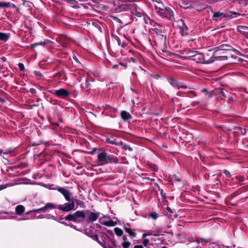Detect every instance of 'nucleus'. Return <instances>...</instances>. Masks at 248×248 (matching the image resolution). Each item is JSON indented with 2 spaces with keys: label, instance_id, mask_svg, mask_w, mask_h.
Returning a JSON list of instances; mask_svg holds the SVG:
<instances>
[{
  "label": "nucleus",
  "instance_id": "bb28decb",
  "mask_svg": "<svg viewBox=\"0 0 248 248\" xmlns=\"http://www.w3.org/2000/svg\"><path fill=\"white\" fill-rule=\"evenodd\" d=\"M92 238H93V239L94 240L96 241L100 245H101V243H103L105 242L104 240L103 239H102V242L100 241L99 240V238H98V235H96V234L93 235L92 236Z\"/></svg>",
  "mask_w": 248,
  "mask_h": 248
},
{
  "label": "nucleus",
  "instance_id": "a878e982",
  "mask_svg": "<svg viewBox=\"0 0 248 248\" xmlns=\"http://www.w3.org/2000/svg\"><path fill=\"white\" fill-rule=\"evenodd\" d=\"M131 243L129 241H124L122 245L124 248H129L131 246Z\"/></svg>",
  "mask_w": 248,
  "mask_h": 248
},
{
  "label": "nucleus",
  "instance_id": "7c9ffc66",
  "mask_svg": "<svg viewBox=\"0 0 248 248\" xmlns=\"http://www.w3.org/2000/svg\"><path fill=\"white\" fill-rule=\"evenodd\" d=\"M3 153L4 155H8V154L11 155V156H13L14 155V154L13 153V151L10 149L6 150V151L3 152Z\"/></svg>",
  "mask_w": 248,
  "mask_h": 248
},
{
  "label": "nucleus",
  "instance_id": "c85d7f7f",
  "mask_svg": "<svg viewBox=\"0 0 248 248\" xmlns=\"http://www.w3.org/2000/svg\"><path fill=\"white\" fill-rule=\"evenodd\" d=\"M90 86L89 82L88 79H86V81L84 84H81V87L85 89H88Z\"/></svg>",
  "mask_w": 248,
  "mask_h": 248
},
{
  "label": "nucleus",
  "instance_id": "052dcab7",
  "mask_svg": "<svg viewBox=\"0 0 248 248\" xmlns=\"http://www.w3.org/2000/svg\"><path fill=\"white\" fill-rule=\"evenodd\" d=\"M214 17H217L218 16H214Z\"/></svg>",
  "mask_w": 248,
  "mask_h": 248
},
{
  "label": "nucleus",
  "instance_id": "aec40b11",
  "mask_svg": "<svg viewBox=\"0 0 248 248\" xmlns=\"http://www.w3.org/2000/svg\"><path fill=\"white\" fill-rule=\"evenodd\" d=\"M124 231L129 234V235L132 238H135L136 237L137 233L134 232H133L130 228H127L126 227H124Z\"/></svg>",
  "mask_w": 248,
  "mask_h": 248
},
{
  "label": "nucleus",
  "instance_id": "c03bdc74",
  "mask_svg": "<svg viewBox=\"0 0 248 248\" xmlns=\"http://www.w3.org/2000/svg\"><path fill=\"white\" fill-rule=\"evenodd\" d=\"M140 11H141L140 9V8H139V11L137 12V13H136V14L133 13V15H135V16H140L141 14Z\"/></svg>",
  "mask_w": 248,
  "mask_h": 248
},
{
  "label": "nucleus",
  "instance_id": "0eeeda50",
  "mask_svg": "<svg viewBox=\"0 0 248 248\" xmlns=\"http://www.w3.org/2000/svg\"><path fill=\"white\" fill-rule=\"evenodd\" d=\"M173 26L180 30V32L182 35H185L188 34V28L186 25L184 20L181 19L177 20H173Z\"/></svg>",
  "mask_w": 248,
  "mask_h": 248
},
{
  "label": "nucleus",
  "instance_id": "4c0bfd02",
  "mask_svg": "<svg viewBox=\"0 0 248 248\" xmlns=\"http://www.w3.org/2000/svg\"><path fill=\"white\" fill-rule=\"evenodd\" d=\"M201 91H202V92L204 93L205 94V95H207L208 97L211 96V95L212 93H208L207 90L206 89H203Z\"/></svg>",
  "mask_w": 248,
  "mask_h": 248
},
{
  "label": "nucleus",
  "instance_id": "2f4dec72",
  "mask_svg": "<svg viewBox=\"0 0 248 248\" xmlns=\"http://www.w3.org/2000/svg\"><path fill=\"white\" fill-rule=\"evenodd\" d=\"M150 216L154 219H156L158 217V214L155 212L150 213Z\"/></svg>",
  "mask_w": 248,
  "mask_h": 248
},
{
  "label": "nucleus",
  "instance_id": "3c124183",
  "mask_svg": "<svg viewBox=\"0 0 248 248\" xmlns=\"http://www.w3.org/2000/svg\"><path fill=\"white\" fill-rule=\"evenodd\" d=\"M233 15H234L235 16H240V14H238L236 13H232Z\"/></svg>",
  "mask_w": 248,
  "mask_h": 248
},
{
  "label": "nucleus",
  "instance_id": "a19ab883",
  "mask_svg": "<svg viewBox=\"0 0 248 248\" xmlns=\"http://www.w3.org/2000/svg\"><path fill=\"white\" fill-rule=\"evenodd\" d=\"M93 25L99 31H100V32H102V30H101V28L96 23L93 22Z\"/></svg>",
  "mask_w": 248,
  "mask_h": 248
},
{
  "label": "nucleus",
  "instance_id": "5fc2aeb1",
  "mask_svg": "<svg viewBox=\"0 0 248 248\" xmlns=\"http://www.w3.org/2000/svg\"><path fill=\"white\" fill-rule=\"evenodd\" d=\"M117 66H117V65H114V66H113V68H117Z\"/></svg>",
  "mask_w": 248,
  "mask_h": 248
},
{
  "label": "nucleus",
  "instance_id": "4d7b16f0",
  "mask_svg": "<svg viewBox=\"0 0 248 248\" xmlns=\"http://www.w3.org/2000/svg\"><path fill=\"white\" fill-rule=\"evenodd\" d=\"M103 8H104L105 10H107V7L106 6H104Z\"/></svg>",
  "mask_w": 248,
  "mask_h": 248
},
{
  "label": "nucleus",
  "instance_id": "79ce46f5",
  "mask_svg": "<svg viewBox=\"0 0 248 248\" xmlns=\"http://www.w3.org/2000/svg\"><path fill=\"white\" fill-rule=\"evenodd\" d=\"M124 149L125 150H128L130 151H131L132 150V148L131 147L127 145H124Z\"/></svg>",
  "mask_w": 248,
  "mask_h": 248
},
{
  "label": "nucleus",
  "instance_id": "f704fd0d",
  "mask_svg": "<svg viewBox=\"0 0 248 248\" xmlns=\"http://www.w3.org/2000/svg\"><path fill=\"white\" fill-rule=\"evenodd\" d=\"M143 240L142 242V244L144 247H147L149 244V240L148 239L145 238H143Z\"/></svg>",
  "mask_w": 248,
  "mask_h": 248
},
{
  "label": "nucleus",
  "instance_id": "09e8293b",
  "mask_svg": "<svg viewBox=\"0 0 248 248\" xmlns=\"http://www.w3.org/2000/svg\"><path fill=\"white\" fill-rule=\"evenodd\" d=\"M244 55L246 57H247V58H248V50H246L245 52V54H244Z\"/></svg>",
  "mask_w": 248,
  "mask_h": 248
},
{
  "label": "nucleus",
  "instance_id": "cd10ccee",
  "mask_svg": "<svg viewBox=\"0 0 248 248\" xmlns=\"http://www.w3.org/2000/svg\"><path fill=\"white\" fill-rule=\"evenodd\" d=\"M46 45V43L45 42H42L32 44L31 45V47L33 48L36 47V46H38V45H42L43 46H45Z\"/></svg>",
  "mask_w": 248,
  "mask_h": 248
},
{
  "label": "nucleus",
  "instance_id": "1a4fd4ad",
  "mask_svg": "<svg viewBox=\"0 0 248 248\" xmlns=\"http://www.w3.org/2000/svg\"><path fill=\"white\" fill-rule=\"evenodd\" d=\"M53 94L61 98H65L70 95V93L65 89L52 90L50 91Z\"/></svg>",
  "mask_w": 248,
  "mask_h": 248
},
{
  "label": "nucleus",
  "instance_id": "9d476101",
  "mask_svg": "<svg viewBox=\"0 0 248 248\" xmlns=\"http://www.w3.org/2000/svg\"><path fill=\"white\" fill-rule=\"evenodd\" d=\"M61 193L64 197L66 201L70 202L71 203L73 201H71L70 197L71 196L70 191L64 187L57 186L55 189Z\"/></svg>",
  "mask_w": 248,
  "mask_h": 248
},
{
  "label": "nucleus",
  "instance_id": "ddd939ff",
  "mask_svg": "<svg viewBox=\"0 0 248 248\" xmlns=\"http://www.w3.org/2000/svg\"><path fill=\"white\" fill-rule=\"evenodd\" d=\"M13 8L18 11L17 7L13 3L10 2L0 1V8Z\"/></svg>",
  "mask_w": 248,
  "mask_h": 248
},
{
  "label": "nucleus",
  "instance_id": "f3484780",
  "mask_svg": "<svg viewBox=\"0 0 248 248\" xmlns=\"http://www.w3.org/2000/svg\"><path fill=\"white\" fill-rule=\"evenodd\" d=\"M121 116L123 120L126 121L131 118L130 114L126 111H122Z\"/></svg>",
  "mask_w": 248,
  "mask_h": 248
},
{
  "label": "nucleus",
  "instance_id": "20e7f679",
  "mask_svg": "<svg viewBox=\"0 0 248 248\" xmlns=\"http://www.w3.org/2000/svg\"><path fill=\"white\" fill-rule=\"evenodd\" d=\"M97 161L99 165L103 166L110 163L116 164L118 162V158L112 155H108L104 151L97 155Z\"/></svg>",
  "mask_w": 248,
  "mask_h": 248
},
{
  "label": "nucleus",
  "instance_id": "5701e85b",
  "mask_svg": "<svg viewBox=\"0 0 248 248\" xmlns=\"http://www.w3.org/2000/svg\"><path fill=\"white\" fill-rule=\"evenodd\" d=\"M165 211L167 213V216L169 217H171L172 216L173 212L172 210L169 206H167L165 210Z\"/></svg>",
  "mask_w": 248,
  "mask_h": 248
},
{
  "label": "nucleus",
  "instance_id": "58836bf2",
  "mask_svg": "<svg viewBox=\"0 0 248 248\" xmlns=\"http://www.w3.org/2000/svg\"><path fill=\"white\" fill-rule=\"evenodd\" d=\"M213 16H232V15H230V14H223V13H216L214 14Z\"/></svg>",
  "mask_w": 248,
  "mask_h": 248
},
{
  "label": "nucleus",
  "instance_id": "7ed1b4c3",
  "mask_svg": "<svg viewBox=\"0 0 248 248\" xmlns=\"http://www.w3.org/2000/svg\"><path fill=\"white\" fill-rule=\"evenodd\" d=\"M191 248H228L220 246L216 243H211L209 240L203 238L197 239L192 242Z\"/></svg>",
  "mask_w": 248,
  "mask_h": 248
},
{
  "label": "nucleus",
  "instance_id": "dca6fc26",
  "mask_svg": "<svg viewBox=\"0 0 248 248\" xmlns=\"http://www.w3.org/2000/svg\"><path fill=\"white\" fill-rule=\"evenodd\" d=\"M170 84L175 88H177L178 89L180 88H186V86L185 85H180L178 84L176 81L174 80L173 79H170Z\"/></svg>",
  "mask_w": 248,
  "mask_h": 248
},
{
  "label": "nucleus",
  "instance_id": "39448f33",
  "mask_svg": "<svg viewBox=\"0 0 248 248\" xmlns=\"http://www.w3.org/2000/svg\"><path fill=\"white\" fill-rule=\"evenodd\" d=\"M85 218V211H77L73 214H70L64 217L66 220L72 221L74 222L79 223L84 221Z\"/></svg>",
  "mask_w": 248,
  "mask_h": 248
},
{
  "label": "nucleus",
  "instance_id": "e433bc0d",
  "mask_svg": "<svg viewBox=\"0 0 248 248\" xmlns=\"http://www.w3.org/2000/svg\"><path fill=\"white\" fill-rule=\"evenodd\" d=\"M11 185L10 184H7L5 185H0V190L4 189L8 186H10Z\"/></svg>",
  "mask_w": 248,
  "mask_h": 248
},
{
  "label": "nucleus",
  "instance_id": "393cba45",
  "mask_svg": "<svg viewBox=\"0 0 248 248\" xmlns=\"http://www.w3.org/2000/svg\"><path fill=\"white\" fill-rule=\"evenodd\" d=\"M150 235H154V236H156V235L155 234L153 233V231H148L146 233H144L142 234V238H145L146 237L148 236H150Z\"/></svg>",
  "mask_w": 248,
  "mask_h": 248
},
{
  "label": "nucleus",
  "instance_id": "b1692460",
  "mask_svg": "<svg viewBox=\"0 0 248 248\" xmlns=\"http://www.w3.org/2000/svg\"><path fill=\"white\" fill-rule=\"evenodd\" d=\"M114 231L115 233H116V234L118 236H121L123 234V230L119 228L116 227V228H114Z\"/></svg>",
  "mask_w": 248,
  "mask_h": 248
},
{
  "label": "nucleus",
  "instance_id": "412c9836",
  "mask_svg": "<svg viewBox=\"0 0 248 248\" xmlns=\"http://www.w3.org/2000/svg\"><path fill=\"white\" fill-rule=\"evenodd\" d=\"M9 39V35L6 33L0 32V41L6 42Z\"/></svg>",
  "mask_w": 248,
  "mask_h": 248
},
{
  "label": "nucleus",
  "instance_id": "c9c22d12",
  "mask_svg": "<svg viewBox=\"0 0 248 248\" xmlns=\"http://www.w3.org/2000/svg\"><path fill=\"white\" fill-rule=\"evenodd\" d=\"M18 66L21 71H24L25 70L24 65L22 63H18Z\"/></svg>",
  "mask_w": 248,
  "mask_h": 248
},
{
  "label": "nucleus",
  "instance_id": "bf43d9fd",
  "mask_svg": "<svg viewBox=\"0 0 248 248\" xmlns=\"http://www.w3.org/2000/svg\"><path fill=\"white\" fill-rule=\"evenodd\" d=\"M161 248H167V247H166L165 246H164V247H162Z\"/></svg>",
  "mask_w": 248,
  "mask_h": 248
},
{
  "label": "nucleus",
  "instance_id": "864d4df0",
  "mask_svg": "<svg viewBox=\"0 0 248 248\" xmlns=\"http://www.w3.org/2000/svg\"><path fill=\"white\" fill-rule=\"evenodd\" d=\"M174 180L175 181H177L178 182L181 181L180 179H176V178H175Z\"/></svg>",
  "mask_w": 248,
  "mask_h": 248
},
{
  "label": "nucleus",
  "instance_id": "6e6d98bb",
  "mask_svg": "<svg viewBox=\"0 0 248 248\" xmlns=\"http://www.w3.org/2000/svg\"><path fill=\"white\" fill-rule=\"evenodd\" d=\"M2 153H3V152L1 150H0V155H1Z\"/></svg>",
  "mask_w": 248,
  "mask_h": 248
},
{
  "label": "nucleus",
  "instance_id": "f8f14e48",
  "mask_svg": "<svg viewBox=\"0 0 248 248\" xmlns=\"http://www.w3.org/2000/svg\"><path fill=\"white\" fill-rule=\"evenodd\" d=\"M237 31L245 38L248 39V27L245 26H237Z\"/></svg>",
  "mask_w": 248,
  "mask_h": 248
},
{
  "label": "nucleus",
  "instance_id": "473e14b6",
  "mask_svg": "<svg viewBox=\"0 0 248 248\" xmlns=\"http://www.w3.org/2000/svg\"><path fill=\"white\" fill-rule=\"evenodd\" d=\"M143 19L146 24H151V18L150 16H144Z\"/></svg>",
  "mask_w": 248,
  "mask_h": 248
},
{
  "label": "nucleus",
  "instance_id": "72a5a7b5",
  "mask_svg": "<svg viewBox=\"0 0 248 248\" xmlns=\"http://www.w3.org/2000/svg\"><path fill=\"white\" fill-rule=\"evenodd\" d=\"M114 38H115V40H116V41L117 42L119 46H122L123 47L125 46L123 45V44H121V40L119 37H118L117 36H115Z\"/></svg>",
  "mask_w": 248,
  "mask_h": 248
},
{
  "label": "nucleus",
  "instance_id": "37998d69",
  "mask_svg": "<svg viewBox=\"0 0 248 248\" xmlns=\"http://www.w3.org/2000/svg\"><path fill=\"white\" fill-rule=\"evenodd\" d=\"M101 245L104 248H112L110 246H106L105 244V242L103 243H101Z\"/></svg>",
  "mask_w": 248,
  "mask_h": 248
},
{
  "label": "nucleus",
  "instance_id": "de8ad7c7",
  "mask_svg": "<svg viewBox=\"0 0 248 248\" xmlns=\"http://www.w3.org/2000/svg\"><path fill=\"white\" fill-rule=\"evenodd\" d=\"M134 248H143V247L142 245H136Z\"/></svg>",
  "mask_w": 248,
  "mask_h": 248
},
{
  "label": "nucleus",
  "instance_id": "6ab92c4d",
  "mask_svg": "<svg viewBox=\"0 0 248 248\" xmlns=\"http://www.w3.org/2000/svg\"><path fill=\"white\" fill-rule=\"evenodd\" d=\"M161 14H164L166 16H173L174 15L172 10L170 8H166L165 10H162Z\"/></svg>",
  "mask_w": 248,
  "mask_h": 248
},
{
  "label": "nucleus",
  "instance_id": "a211bd4d",
  "mask_svg": "<svg viewBox=\"0 0 248 248\" xmlns=\"http://www.w3.org/2000/svg\"><path fill=\"white\" fill-rule=\"evenodd\" d=\"M25 211V207L21 205H17L16 207L15 212L17 215H20Z\"/></svg>",
  "mask_w": 248,
  "mask_h": 248
},
{
  "label": "nucleus",
  "instance_id": "f03ea898",
  "mask_svg": "<svg viewBox=\"0 0 248 248\" xmlns=\"http://www.w3.org/2000/svg\"><path fill=\"white\" fill-rule=\"evenodd\" d=\"M75 206V202L72 201L71 203H65L62 205H56L52 203H47L46 205L39 209H35L33 212H45L46 210L48 209H54L57 208L58 209L61 210L63 212H69L74 209Z\"/></svg>",
  "mask_w": 248,
  "mask_h": 248
},
{
  "label": "nucleus",
  "instance_id": "9b49d317",
  "mask_svg": "<svg viewBox=\"0 0 248 248\" xmlns=\"http://www.w3.org/2000/svg\"><path fill=\"white\" fill-rule=\"evenodd\" d=\"M203 57H204V63H210L216 60L214 52H212L211 51H208L205 54H203Z\"/></svg>",
  "mask_w": 248,
  "mask_h": 248
},
{
  "label": "nucleus",
  "instance_id": "ea45409f",
  "mask_svg": "<svg viewBox=\"0 0 248 248\" xmlns=\"http://www.w3.org/2000/svg\"><path fill=\"white\" fill-rule=\"evenodd\" d=\"M223 172L226 177H230L231 176V175L230 172L229 171H228L227 170H224L223 171Z\"/></svg>",
  "mask_w": 248,
  "mask_h": 248
},
{
  "label": "nucleus",
  "instance_id": "a18cd8bd",
  "mask_svg": "<svg viewBox=\"0 0 248 248\" xmlns=\"http://www.w3.org/2000/svg\"><path fill=\"white\" fill-rule=\"evenodd\" d=\"M65 39V37L63 36H62L61 37V38L59 40V41L61 42L62 44H64V42H63V40Z\"/></svg>",
  "mask_w": 248,
  "mask_h": 248
},
{
  "label": "nucleus",
  "instance_id": "13d9d810",
  "mask_svg": "<svg viewBox=\"0 0 248 248\" xmlns=\"http://www.w3.org/2000/svg\"><path fill=\"white\" fill-rule=\"evenodd\" d=\"M192 94H193V95H194V96H195V95H196V94H195V93L194 92H192Z\"/></svg>",
  "mask_w": 248,
  "mask_h": 248
},
{
  "label": "nucleus",
  "instance_id": "4468645a",
  "mask_svg": "<svg viewBox=\"0 0 248 248\" xmlns=\"http://www.w3.org/2000/svg\"><path fill=\"white\" fill-rule=\"evenodd\" d=\"M197 63H204V57H203V54L197 53L194 58L192 59Z\"/></svg>",
  "mask_w": 248,
  "mask_h": 248
},
{
  "label": "nucleus",
  "instance_id": "f257e3e1",
  "mask_svg": "<svg viewBox=\"0 0 248 248\" xmlns=\"http://www.w3.org/2000/svg\"><path fill=\"white\" fill-rule=\"evenodd\" d=\"M232 47L228 45L223 44L217 47L214 51L216 60L222 61L227 60L232 56Z\"/></svg>",
  "mask_w": 248,
  "mask_h": 248
},
{
  "label": "nucleus",
  "instance_id": "6e6552de",
  "mask_svg": "<svg viewBox=\"0 0 248 248\" xmlns=\"http://www.w3.org/2000/svg\"><path fill=\"white\" fill-rule=\"evenodd\" d=\"M103 113L105 114L106 115L110 116L112 117H116V113L117 111L116 108L112 107L108 105H106L102 107Z\"/></svg>",
  "mask_w": 248,
  "mask_h": 248
},
{
  "label": "nucleus",
  "instance_id": "2eb2a0df",
  "mask_svg": "<svg viewBox=\"0 0 248 248\" xmlns=\"http://www.w3.org/2000/svg\"><path fill=\"white\" fill-rule=\"evenodd\" d=\"M101 223L108 227H113L116 225V222L113 220L110 219L109 220H105L101 222Z\"/></svg>",
  "mask_w": 248,
  "mask_h": 248
},
{
  "label": "nucleus",
  "instance_id": "49530a36",
  "mask_svg": "<svg viewBox=\"0 0 248 248\" xmlns=\"http://www.w3.org/2000/svg\"><path fill=\"white\" fill-rule=\"evenodd\" d=\"M14 218H16L17 219L19 220H26L27 219L25 217H21V218H18L17 217H14Z\"/></svg>",
  "mask_w": 248,
  "mask_h": 248
},
{
  "label": "nucleus",
  "instance_id": "603ef678",
  "mask_svg": "<svg viewBox=\"0 0 248 248\" xmlns=\"http://www.w3.org/2000/svg\"><path fill=\"white\" fill-rule=\"evenodd\" d=\"M153 23H154L153 20L151 18V24H150L152 25Z\"/></svg>",
  "mask_w": 248,
  "mask_h": 248
},
{
  "label": "nucleus",
  "instance_id": "8fccbe9b",
  "mask_svg": "<svg viewBox=\"0 0 248 248\" xmlns=\"http://www.w3.org/2000/svg\"><path fill=\"white\" fill-rule=\"evenodd\" d=\"M126 239H127V237H126V236L124 235V236H123V240H124V241H126Z\"/></svg>",
  "mask_w": 248,
  "mask_h": 248
},
{
  "label": "nucleus",
  "instance_id": "423d86ee",
  "mask_svg": "<svg viewBox=\"0 0 248 248\" xmlns=\"http://www.w3.org/2000/svg\"><path fill=\"white\" fill-rule=\"evenodd\" d=\"M85 218L84 221L87 223H93L96 221L98 218L100 213L98 212H92L91 210H87L85 211Z\"/></svg>",
  "mask_w": 248,
  "mask_h": 248
},
{
  "label": "nucleus",
  "instance_id": "c756f323",
  "mask_svg": "<svg viewBox=\"0 0 248 248\" xmlns=\"http://www.w3.org/2000/svg\"><path fill=\"white\" fill-rule=\"evenodd\" d=\"M75 202L77 205H79L81 207H84V203L83 202L81 201L78 200H75Z\"/></svg>",
  "mask_w": 248,
  "mask_h": 248
},
{
  "label": "nucleus",
  "instance_id": "4be33fe9",
  "mask_svg": "<svg viewBox=\"0 0 248 248\" xmlns=\"http://www.w3.org/2000/svg\"><path fill=\"white\" fill-rule=\"evenodd\" d=\"M197 53L198 51L196 50H188V51L187 52V54L189 58H194Z\"/></svg>",
  "mask_w": 248,
  "mask_h": 248
}]
</instances>
